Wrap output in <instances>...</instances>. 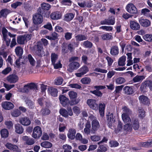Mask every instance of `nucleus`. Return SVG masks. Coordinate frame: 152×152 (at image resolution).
I'll list each match as a JSON object with an SVG mask.
<instances>
[{"mask_svg":"<svg viewBox=\"0 0 152 152\" xmlns=\"http://www.w3.org/2000/svg\"><path fill=\"white\" fill-rule=\"evenodd\" d=\"M130 28L133 30L137 31L140 28V24L135 20H131L130 21Z\"/></svg>","mask_w":152,"mask_h":152,"instance_id":"a211bd4d","label":"nucleus"},{"mask_svg":"<svg viewBox=\"0 0 152 152\" xmlns=\"http://www.w3.org/2000/svg\"><path fill=\"white\" fill-rule=\"evenodd\" d=\"M36 53L39 56L41 57V52L43 50V44L40 41H37L36 45Z\"/></svg>","mask_w":152,"mask_h":152,"instance_id":"2eb2a0df","label":"nucleus"},{"mask_svg":"<svg viewBox=\"0 0 152 152\" xmlns=\"http://www.w3.org/2000/svg\"><path fill=\"white\" fill-rule=\"evenodd\" d=\"M105 105L104 103H100L99 104L98 108L99 112L101 116L103 117L104 115V110Z\"/></svg>","mask_w":152,"mask_h":152,"instance_id":"bb28decb","label":"nucleus"},{"mask_svg":"<svg viewBox=\"0 0 152 152\" xmlns=\"http://www.w3.org/2000/svg\"><path fill=\"white\" fill-rule=\"evenodd\" d=\"M138 20L140 24L143 27H148L151 25V22L149 20L142 17L139 18Z\"/></svg>","mask_w":152,"mask_h":152,"instance_id":"1a4fd4ad","label":"nucleus"},{"mask_svg":"<svg viewBox=\"0 0 152 152\" xmlns=\"http://www.w3.org/2000/svg\"><path fill=\"white\" fill-rule=\"evenodd\" d=\"M4 124L8 129H11L13 127V124L12 122L11 121H5Z\"/></svg>","mask_w":152,"mask_h":152,"instance_id":"e2e57ef3","label":"nucleus"},{"mask_svg":"<svg viewBox=\"0 0 152 152\" xmlns=\"http://www.w3.org/2000/svg\"><path fill=\"white\" fill-rule=\"evenodd\" d=\"M126 56H124L120 57L118 61V65L120 66H123L125 65Z\"/></svg>","mask_w":152,"mask_h":152,"instance_id":"e433bc0d","label":"nucleus"},{"mask_svg":"<svg viewBox=\"0 0 152 152\" xmlns=\"http://www.w3.org/2000/svg\"><path fill=\"white\" fill-rule=\"evenodd\" d=\"M15 51L16 56L20 58H22V55L23 53V49L20 46L17 47L15 49Z\"/></svg>","mask_w":152,"mask_h":152,"instance_id":"393cba45","label":"nucleus"},{"mask_svg":"<svg viewBox=\"0 0 152 152\" xmlns=\"http://www.w3.org/2000/svg\"><path fill=\"white\" fill-rule=\"evenodd\" d=\"M72 33H71L67 32L65 34L64 37L65 39L68 40L71 39L72 37Z\"/></svg>","mask_w":152,"mask_h":152,"instance_id":"338daca9","label":"nucleus"},{"mask_svg":"<svg viewBox=\"0 0 152 152\" xmlns=\"http://www.w3.org/2000/svg\"><path fill=\"white\" fill-rule=\"evenodd\" d=\"M85 6L86 7L90 8L91 7L92 5V1L90 0H86L84 1Z\"/></svg>","mask_w":152,"mask_h":152,"instance_id":"69168bd1","label":"nucleus"},{"mask_svg":"<svg viewBox=\"0 0 152 152\" xmlns=\"http://www.w3.org/2000/svg\"><path fill=\"white\" fill-rule=\"evenodd\" d=\"M87 103L90 108L93 110H97L98 105L96 103V100L94 99H88L87 101Z\"/></svg>","mask_w":152,"mask_h":152,"instance_id":"6e6552de","label":"nucleus"},{"mask_svg":"<svg viewBox=\"0 0 152 152\" xmlns=\"http://www.w3.org/2000/svg\"><path fill=\"white\" fill-rule=\"evenodd\" d=\"M24 87L25 89V92H27L28 91V88L26 89V87L34 90L36 91L38 90L37 85L36 83H28L26 85H25Z\"/></svg>","mask_w":152,"mask_h":152,"instance_id":"ddd939ff","label":"nucleus"},{"mask_svg":"<svg viewBox=\"0 0 152 152\" xmlns=\"http://www.w3.org/2000/svg\"><path fill=\"white\" fill-rule=\"evenodd\" d=\"M81 82L83 84H88L90 83L91 79L89 77H85L81 80Z\"/></svg>","mask_w":152,"mask_h":152,"instance_id":"3c124183","label":"nucleus"},{"mask_svg":"<svg viewBox=\"0 0 152 152\" xmlns=\"http://www.w3.org/2000/svg\"><path fill=\"white\" fill-rule=\"evenodd\" d=\"M7 80L10 83H15L18 80V77L16 75L12 74L9 75L7 77Z\"/></svg>","mask_w":152,"mask_h":152,"instance_id":"9d476101","label":"nucleus"},{"mask_svg":"<svg viewBox=\"0 0 152 152\" xmlns=\"http://www.w3.org/2000/svg\"><path fill=\"white\" fill-rule=\"evenodd\" d=\"M119 53V49L118 46L115 45L111 48L110 53L112 56L117 55Z\"/></svg>","mask_w":152,"mask_h":152,"instance_id":"2f4dec72","label":"nucleus"},{"mask_svg":"<svg viewBox=\"0 0 152 152\" xmlns=\"http://www.w3.org/2000/svg\"><path fill=\"white\" fill-rule=\"evenodd\" d=\"M59 113L61 115L65 118H67L68 116V113L66 109H61L59 110Z\"/></svg>","mask_w":152,"mask_h":152,"instance_id":"de8ad7c7","label":"nucleus"},{"mask_svg":"<svg viewBox=\"0 0 152 152\" xmlns=\"http://www.w3.org/2000/svg\"><path fill=\"white\" fill-rule=\"evenodd\" d=\"M125 82V79L124 78L121 77H118L115 80V82L117 84H121Z\"/></svg>","mask_w":152,"mask_h":152,"instance_id":"09e8293b","label":"nucleus"},{"mask_svg":"<svg viewBox=\"0 0 152 152\" xmlns=\"http://www.w3.org/2000/svg\"><path fill=\"white\" fill-rule=\"evenodd\" d=\"M101 37L103 40H108L111 39L113 37L110 33H106L102 35Z\"/></svg>","mask_w":152,"mask_h":152,"instance_id":"ea45409f","label":"nucleus"},{"mask_svg":"<svg viewBox=\"0 0 152 152\" xmlns=\"http://www.w3.org/2000/svg\"><path fill=\"white\" fill-rule=\"evenodd\" d=\"M19 122L22 125L25 126H28L31 123V121L29 118L27 117L20 118L19 119Z\"/></svg>","mask_w":152,"mask_h":152,"instance_id":"6ab92c4d","label":"nucleus"},{"mask_svg":"<svg viewBox=\"0 0 152 152\" xmlns=\"http://www.w3.org/2000/svg\"><path fill=\"white\" fill-rule=\"evenodd\" d=\"M79 71L85 74L88 71V69L86 66H84L79 69Z\"/></svg>","mask_w":152,"mask_h":152,"instance_id":"bf43d9fd","label":"nucleus"},{"mask_svg":"<svg viewBox=\"0 0 152 152\" xmlns=\"http://www.w3.org/2000/svg\"><path fill=\"white\" fill-rule=\"evenodd\" d=\"M123 129L124 131V133L126 134L127 132H130L132 130V127L131 124L127 123L124 125Z\"/></svg>","mask_w":152,"mask_h":152,"instance_id":"f704fd0d","label":"nucleus"},{"mask_svg":"<svg viewBox=\"0 0 152 152\" xmlns=\"http://www.w3.org/2000/svg\"><path fill=\"white\" fill-rule=\"evenodd\" d=\"M25 102L29 108L31 109L34 108V103L33 101L28 98H26L25 100Z\"/></svg>","mask_w":152,"mask_h":152,"instance_id":"c9c22d12","label":"nucleus"},{"mask_svg":"<svg viewBox=\"0 0 152 152\" xmlns=\"http://www.w3.org/2000/svg\"><path fill=\"white\" fill-rule=\"evenodd\" d=\"M0 134L1 137L6 138L8 136L9 132L7 129H4L1 130Z\"/></svg>","mask_w":152,"mask_h":152,"instance_id":"79ce46f5","label":"nucleus"},{"mask_svg":"<svg viewBox=\"0 0 152 152\" xmlns=\"http://www.w3.org/2000/svg\"><path fill=\"white\" fill-rule=\"evenodd\" d=\"M152 84V81L151 80L145 81L142 84L140 87V91L143 93L146 92L147 87H149Z\"/></svg>","mask_w":152,"mask_h":152,"instance_id":"f8f14e48","label":"nucleus"},{"mask_svg":"<svg viewBox=\"0 0 152 152\" xmlns=\"http://www.w3.org/2000/svg\"><path fill=\"white\" fill-rule=\"evenodd\" d=\"M75 13H67L65 15L64 20L67 22L69 21L72 20L74 17Z\"/></svg>","mask_w":152,"mask_h":152,"instance_id":"7c9ffc66","label":"nucleus"},{"mask_svg":"<svg viewBox=\"0 0 152 152\" xmlns=\"http://www.w3.org/2000/svg\"><path fill=\"white\" fill-rule=\"evenodd\" d=\"M42 133L41 128L39 126H36L33 129L32 136L34 139L39 138L41 136Z\"/></svg>","mask_w":152,"mask_h":152,"instance_id":"423d86ee","label":"nucleus"},{"mask_svg":"<svg viewBox=\"0 0 152 152\" xmlns=\"http://www.w3.org/2000/svg\"><path fill=\"white\" fill-rule=\"evenodd\" d=\"M90 92L98 97H101L102 96L103 94L100 91L96 90L93 91H91Z\"/></svg>","mask_w":152,"mask_h":152,"instance_id":"4d7b16f0","label":"nucleus"},{"mask_svg":"<svg viewBox=\"0 0 152 152\" xmlns=\"http://www.w3.org/2000/svg\"><path fill=\"white\" fill-rule=\"evenodd\" d=\"M107 20L108 25H113L115 23V18L113 16H111Z\"/></svg>","mask_w":152,"mask_h":152,"instance_id":"052dcab7","label":"nucleus"},{"mask_svg":"<svg viewBox=\"0 0 152 152\" xmlns=\"http://www.w3.org/2000/svg\"><path fill=\"white\" fill-rule=\"evenodd\" d=\"M69 65V68L68 69L69 71L72 72L74 70H76L80 66V64L77 62H70Z\"/></svg>","mask_w":152,"mask_h":152,"instance_id":"9b49d317","label":"nucleus"},{"mask_svg":"<svg viewBox=\"0 0 152 152\" xmlns=\"http://www.w3.org/2000/svg\"><path fill=\"white\" fill-rule=\"evenodd\" d=\"M139 99L140 102L143 104L148 105L150 104V101L148 98L145 95L140 96Z\"/></svg>","mask_w":152,"mask_h":152,"instance_id":"4be33fe9","label":"nucleus"},{"mask_svg":"<svg viewBox=\"0 0 152 152\" xmlns=\"http://www.w3.org/2000/svg\"><path fill=\"white\" fill-rule=\"evenodd\" d=\"M51 7V5L49 4L43 3L41 4L40 7L38 8L37 11L41 13L44 17L48 18L50 13L49 10Z\"/></svg>","mask_w":152,"mask_h":152,"instance_id":"f257e3e1","label":"nucleus"},{"mask_svg":"<svg viewBox=\"0 0 152 152\" xmlns=\"http://www.w3.org/2000/svg\"><path fill=\"white\" fill-rule=\"evenodd\" d=\"M123 111L124 112V113L127 114V115H130L132 113V111L130 109L126 106H124L122 108Z\"/></svg>","mask_w":152,"mask_h":152,"instance_id":"680f3d73","label":"nucleus"},{"mask_svg":"<svg viewBox=\"0 0 152 152\" xmlns=\"http://www.w3.org/2000/svg\"><path fill=\"white\" fill-rule=\"evenodd\" d=\"M76 39L77 41H82L86 40L87 36L82 34H78L75 36Z\"/></svg>","mask_w":152,"mask_h":152,"instance_id":"49530a36","label":"nucleus"},{"mask_svg":"<svg viewBox=\"0 0 152 152\" xmlns=\"http://www.w3.org/2000/svg\"><path fill=\"white\" fill-rule=\"evenodd\" d=\"M50 110L49 109L47 108H44L42 109L40 111V113L43 116L48 115L50 113Z\"/></svg>","mask_w":152,"mask_h":152,"instance_id":"37998d69","label":"nucleus"},{"mask_svg":"<svg viewBox=\"0 0 152 152\" xmlns=\"http://www.w3.org/2000/svg\"><path fill=\"white\" fill-rule=\"evenodd\" d=\"M48 93L54 97H56L57 96L58 91L57 89L53 87H51L48 89Z\"/></svg>","mask_w":152,"mask_h":152,"instance_id":"473e14b6","label":"nucleus"},{"mask_svg":"<svg viewBox=\"0 0 152 152\" xmlns=\"http://www.w3.org/2000/svg\"><path fill=\"white\" fill-rule=\"evenodd\" d=\"M92 131L95 132L99 128L100 124L99 121L96 119L93 120L91 122Z\"/></svg>","mask_w":152,"mask_h":152,"instance_id":"aec40b11","label":"nucleus"},{"mask_svg":"<svg viewBox=\"0 0 152 152\" xmlns=\"http://www.w3.org/2000/svg\"><path fill=\"white\" fill-rule=\"evenodd\" d=\"M131 125L135 130H137L140 127V123L138 119L133 118H132Z\"/></svg>","mask_w":152,"mask_h":152,"instance_id":"dca6fc26","label":"nucleus"},{"mask_svg":"<svg viewBox=\"0 0 152 152\" xmlns=\"http://www.w3.org/2000/svg\"><path fill=\"white\" fill-rule=\"evenodd\" d=\"M43 15L41 13L37 12L33 16V21L35 24H39L41 23L43 20Z\"/></svg>","mask_w":152,"mask_h":152,"instance_id":"20e7f679","label":"nucleus"},{"mask_svg":"<svg viewBox=\"0 0 152 152\" xmlns=\"http://www.w3.org/2000/svg\"><path fill=\"white\" fill-rule=\"evenodd\" d=\"M129 115L125 113H123L122 114V119L125 123H127L131 122V120Z\"/></svg>","mask_w":152,"mask_h":152,"instance_id":"58836bf2","label":"nucleus"},{"mask_svg":"<svg viewBox=\"0 0 152 152\" xmlns=\"http://www.w3.org/2000/svg\"><path fill=\"white\" fill-rule=\"evenodd\" d=\"M21 114V112L18 109H15L11 113L12 116L14 117H18Z\"/></svg>","mask_w":152,"mask_h":152,"instance_id":"a18cd8bd","label":"nucleus"},{"mask_svg":"<svg viewBox=\"0 0 152 152\" xmlns=\"http://www.w3.org/2000/svg\"><path fill=\"white\" fill-rule=\"evenodd\" d=\"M134 87L132 86H126L123 88L125 94L127 95L132 94L134 93Z\"/></svg>","mask_w":152,"mask_h":152,"instance_id":"5701e85b","label":"nucleus"},{"mask_svg":"<svg viewBox=\"0 0 152 152\" xmlns=\"http://www.w3.org/2000/svg\"><path fill=\"white\" fill-rule=\"evenodd\" d=\"M145 79V77L143 75L139 76L136 75L133 78V81L135 83L142 81Z\"/></svg>","mask_w":152,"mask_h":152,"instance_id":"c03bdc74","label":"nucleus"},{"mask_svg":"<svg viewBox=\"0 0 152 152\" xmlns=\"http://www.w3.org/2000/svg\"><path fill=\"white\" fill-rule=\"evenodd\" d=\"M58 57V55L55 53H52L51 55V60L52 64L56 63V60Z\"/></svg>","mask_w":152,"mask_h":152,"instance_id":"5fc2aeb1","label":"nucleus"},{"mask_svg":"<svg viewBox=\"0 0 152 152\" xmlns=\"http://www.w3.org/2000/svg\"><path fill=\"white\" fill-rule=\"evenodd\" d=\"M1 104L2 107L7 110L12 109L14 106L12 102L7 101L4 102Z\"/></svg>","mask_w":152,"mask_h":152,"instance_id":"f3484780","label":"nucleus"},{"mask_svg":"<svg viewBox=\"0 0 152 152\" xmlns=\"http://www.w3.org/2000/svg\"><path fill=\"white\" fill-rule=\"evenodd\" d=\"M110 147L111 148L116 147L118 146L119 143L115 140H111L109 142Z\"/></svg>","mask_w":152,"mask_h":152,"instance_id":"8fccbe9b","label":"nucleus"},{"mask_svg":"<svg viewBox=\"0 0 152 152\" xmlns=\"http://www.w3.org/2000/svg\"><path fill=\"white\" fill-rule=\"evenodd\" d=\"M126 8L127 11L131 14H136L137 12V8L133 4H128Z\"/></svg>","mask_w":152,"mask_h":152,"instance_id":"4468645a","label":"nucleus"},{"mask_svg":"<svg viewBox=\"0 0 152 152\" xmlns=\"http://www.w3.org/2000/svg\"><path fill=\"white\" fill-rule=\"evenodd\" d=\"M40 145L43 148H50L52 147V144L49 141H45L41 142Z\"/></svg>","mask_w":152,"mask_h":152,"instance_id":"a19ab883","label":"nucleus"},{"mask_svg":"<svg viewBox=\"0 0 152 152\" xmlns=\"http://www.w3.org/2000/svg\"><path fill=\"white\" fill-rule=\"evenodd\" d=\"M76 133V131L75 129H70L67 134L68 138L72 140L74 139L75 138Z\"/></svg>","mask_w":152,"mask_h":152,"instance_id":"cd10ccee","label":"nucleus"},{"mask_svg":"<svg viewBox=\"0 0 152 152\" xmlns=\"http://www.w3.org/2000/svg\"><path fill=\"white\" fill-rule=\"evenodd\" d=\"M138 111L139 113V116L140 117L143 118L145 116V112L141 107L138 108Z\"/></svg>","mask_w":152,"mask_h":152,"instance_id":"6e6d98bb","label":"nucleus"},{"mask_svg":"<svg viewBox=\"0 0 152 152\" xmlns=\"http://www.w3.org/2000/svg\"><path fill=\"white\" fill-rule=\"evenodd\" d=\"M143 39L146 41L152 42V34H146L143 37Z\"/></svg>","mask_w":152,"mask_h":152,"instance_id":"603ef678","label":"nucleus"},{"mask_svg":"<svg viewBox=\"0 0 152 152\" xmlns=\"http://www.w3.org/2000/svg\"><path fill=\"white\" fill-rule=\"evenodd\" d=\"M23 139L25 142L26 144L28 145H33L35 141L34 139L29 137L27 136H24L23 137Z\"/></svg>","mask_w":152,"mask_h":152,"instance_id":"b1692460","label":"nucleus"},{"mask_svg":"<svg viewBox=\"0 0 152 152\" xmlns=\"http://www.w3.org/2000/svg\"><path fill=\"white\" fill-rule=\"evenodd\" d=\"M28 58L30 64L32 66H34L35 64V61L31 54H29L28 55Z\"/></svg>","mask_w":152,"mask_h":152,"instance_id":"864d4df0","label":"nucleus"},{"mask_svg":"<svg viewBox=\"0 0 152 152\" xmlns=\"http://www.w3.org/2000/svg\"><path fill=\"white\" fill-rule=\"evenodd\" d=\"M91 125L89 122H87L86 123L85 127L84 129V132L85 134L88 135L90 133Z\"/></svg>","mask_w":152,"mask_h":152,"instance_id":"4c0bfd02","label":"nucleus"},{"mask_svg":"<svg viewBox=\"0 0 152 152\" xmlns=\"http://www.w3.org/2000/svg\"><path fill=\"white\" fill-rule=\"evenodd\" d=\"M59 99L62 106L65 107L70 105V101L68 98L66 97L64 95H60L59 96Z\"/></svg>","mask_w":152,"mask_h":152,"instance_id":"39448f33","label":"nucleus"},{"mask_svg":"<svg viewBox=\"0 0 152 152\" xmlns=\"http://www.w3.org/2000/svg\"><path fill=\"white\" fill-rule=\"evenodd\" d=\"M15 132L18 134H21L23 132V128L20 124H17L15 125Z\"/></svg>","mask_w":152,"mask_h":152,"instance_id":"c756f323","label":"nucleus"},{"mask_svg":"<svg viewBox=\"0 0 152 152\" xmlns=\"http://www.w3.org/2000/svg\"><path fill=\"white\" fill-rule=\"evenodd\" d=\"M62 17V14L59 11H55L52 12L50 15L51 18L53 20H57L60 19Z\"/></svg>","mask_w":152,"mask_h":152,"instance_id":"412c9836","label":"nucleus"},{"mask_svg":"<svg viewBox=\"0 0 152 152\" xmlns=\"http://www.w3.org/2000/svg\"><path fill=\"white\" fill-rule=\"evenodd\" d=\"M22 4V3L20 1H17L12 3L11 5L12 8L16 9L18 7L20 6Z\"/></svg>","mask_w":152,"mask_h":152,"instance_id":"774afa93","label":"nucleus"},{"mask_svg":"<svg viewBox=\"0 0 152 152\" xmlns=\"http://www.w3.org/2000/svg\"><path fill=\"white\" fill-rule=\"evenodd\" d=\"M83 45L86 48H91L93 46V44L90 41L87 40L83 42Z\"/></svg>","mask_w":152,"mask_h":152,"instance_id":"13d9d810","label":"nucleus"},{"mask_svg":"<svg viewBox=\"0 0 152 152\" xmlns=\"http://www.w3.org/2000/svg\"><path fill=\"white\" fill-rule=\"evenodd\" d=\"M31 34L19 35L17 37V43L20 45H23L25 42H26L31 39Z\"/></svg>","mask_w":152,"mask_h":152,"instance_id":"f03ea898","label":"nucleus"},{"mask_svg":"<svg viewBox=\"0 0 152 152\" xmlns=\"http://www.w3.org/2000/svg\"><path fill=\"white\" fill-rule=\"evenodd\" d=\"M5 146L8 149L13 151H16L18 149V147L16 145H13L9 142L7 143Z\"/></svg>","mask_w":152,"mask_h":152,"instance_id":"72a5a7b5","label":"nucleus"},{"mask_svg":"<svg viewBox=\"0 0 152 152\" xmlns=\"http://www.w3.org/2000/svg\"><path fill=\"white\" fill-rule=\"evenodd\" d=\"M124 127L122 123L120 121H118L117 127L115 130V133L116 134L120 133L124 130Z\"/></svg>","mask_w":152,"mask_h":152,"instance_id":"c85d7f7f","label":"nucleus"},{"mask_svg":"<svg viewBox=\"0 0 152 152\" xmlns=\"http://www.w3.org/2000/svg\"><path fill=\"white\" fill-rule=\"evenodd\" d=\"M63 80V79L62 77H58L55 80V84L57 85H61Z\"/></svg>","mask_w":152,"mask_h":152,"instance_id":"0e129e2a","label":"nucleus"},{"mask_svg":"<svg viewBox=\"0 0 152 152\" xmlns=\"http://www.w3.org/2000/svg\"><path fill=\"white\" fill-rule=\"evenodd\" d=\"M106 118L108 121L107 125L111 129H113V124L115 122V116L113 113H108L106 115Z\"/></svg>","mask_w":152,"mask_h":152,"instance_id":"0eeeda50","label":"nucleus"},{"mask_svg":"<svg viewBox=\"0 0 152 152\" xmlns=\"http://www.w3.org/2000/svg\"><path fill=\"white\" fill-rule=\"evenodd\" d=\"M10 12V10L7 9H2L0 11V18L3 17L4 18H6L7 15Z\"/></svg>","mask_w":152,"mask_h":152,"instance_id":"a878e982","label":"nucleus"},{"mask_svg":"<svg viewBox=\"0 0 152 152\" xmlns=\"http://www.w3.org/2000/svg\"><path fill=\"white\" fill-rule=\"evenodd\" d=\"M68 95L70 99V105L72 106L77 104L79 100L77 99V93L73 91H71L68 92Z\"/></svg>","mask_w":152,"mask_h":152,"instance_id":"7ed1b4c3","label":"nucleus"}]
</instances>
